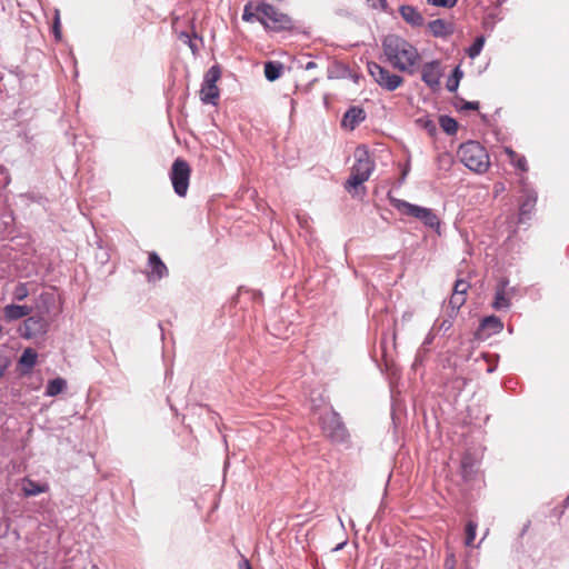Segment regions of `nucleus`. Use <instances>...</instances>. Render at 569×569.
<instances>
[{
    "mask_svg": "<svg viewBox=\"0 0 569 569\" xmlns=\"http://www.w3.org/2000/svg\"><path fill=\"white\" fill-rule=\"evenodd\" d=\"M453 319H455V318H450V317H449L448 319H443V320L439 323L438 329H439L440 331L447 332L448 330H450V329H451L452 323H453Z\"/></svg>",
    "mask_w": 569,
    "mask_h": 569,
    "instance_id": "obj_37",
    "label": "nucleus"
},
{
    "mask_svg": "<svg viewBox=\"0 0 569 569\" xmlns=\"http://www.w3.org/2000/svg\"><path fill=\"white\" fill-rule=\"evenodd\" d=\"M191 176V168L189 163L181 158H177L170 170V180L174 192L184 197L188 192L189 181Z\"/></svg>",
    "mask_w": 569,
    "mask_h": 569,
    "instance_id": "obj_7",
    "label": "nucleus"
},
{
    "mask_svg": "<svg viewBox=\"0 0 569 569\" xmlns=\"http://www.w3.org/2000/svg\"><path fill=\"white\" fill-rule=\"evenodd\" d=\"M467 296L452 292L448 303V317L455 318L459 309L466 303Z\"/></svg>",
    "mask_w": 569,
    "mask_h": 569,
    "instance_id": "obj_20",
    "label": "nucleus"
},
{
    "mask_svg": "<svg viewBox=\"0 0 569 569\" xmlns=\"http://www.w3.org/2000/svg\"><path fill=\"white\" fill-rule=\"evenodd\" d=\"M508 280H499L496 287V295L492 307L497 310L508 309L510 307V292L507 290Z\"/></svg>",
    "mask_w": 569,
    "mask_h": 569,
    "instance_id": "obj_11",
    "label": "nucleus"
},
{
    "mask_svg": "<svg viewBox=\"0 0 569 569\" xmlns=\"http://www.w3.org/2000/svg\"><path fill=\"white\" fill-rule=\"evenodd\" d=\"M48 296H49V295H47V293H42V295L40 296V298H41V299H46Z\"/></svg>",
    "mask_w": 569,
    "mask_h": 569,
    "instance_id": "obj_45",
    "label": "nucleus"
},
{
    "mask_svg": "<svg viewBox=\"0 0 569 569\" xmlns=\"http://www.w3.org/2000/svg\"><path fill=\"white\" fill-rule=\"evenodd\" d=\"M320 427L323 435L333 442H346L349 438L348 430L341 417L333 410H328L321 415Z\"/></svg>",
    "mask_w": 569,
    "mask_h": 569,
    "instance_id": "obj_6",
    "label": "nucleus"
},
{
    "mask_svg": "<svg viewBox=\"0 0 569 569\" xmlns=\"http://www.w3.org/2000/svg\"><path fill=\"white\" fill-rule=\"evenodd\" d=\"M428 27L435 37H446L452 33V26L442 19L430 21Z\"/></svg>",
    "mask_w": 569,
    "mask_h": 569,
    "instance_id": "obj_19",
    "label": "nucleus"
},
{
    "mask_svg": "<svg viewBox=\"0 0 569 569\" xmlns=\"http://www.w3.org/2000/svg\"><path fill=\"white\" fill-rule=\"evenodd\" d=\"M29 293H30V291L28 289V284L20 282L16 286V288L12 292V296H13L14 300L23 301L29 296Z\"/></svg>",
    "mask_w": 569,
    "mask_h": 569,
    "instance_id": "obj_29",
    "label": "nucleus"
},
{
    "mask_svg": "<svg viewBox=\"0 0 569 569\" xmlns=\"http://www.w3.org/2000/svg\"><path fill=\"white\" fill-rule=\"evenodd\" d=\"M382 50L388 62L397 70L413 73L420 61L418 50L406 39L397 34H388L382 40Z\"/></svg>",
    "mask_w": 569,
    "mask_h": 569,
    "instance_id": "obj_2",
    "label": "nucleus"
},
{
    "mask_svg": "<svg viewBox=\"0 0 569 569\" xmlns=\"http://www.w3.org/2000/svg\"><path fill=\"white\" fill-rule=\"evenodd\" d=\"M48 490V483H38L29 478L23 479L22 492L26 497H33Z\"/></svg>",
    "mask_w": 569,
    "mask_h": 569,
    "instance_id": "obj_18",
    "label": "nucleus"
},
{
    "mask_svg": "<svg viewBox=\"0 0 569 569\" xmlns=\"http://www.w3.org/2000/svg\"><path fill=\"white\" fill-rule=\"evenodd\" d=\"M470 284L467 281L459 279L456 281L452 292L467 296Z\"/></svg>",
    "mask_w": 569,
    "mask_h": 569,
    "instance_id": "obj_33",
    "label": "nucleus"
},
{
    "mask_svg": "<svg viewBox=\"0 0 569 569\" xmlns=\"http://www.w3.org/2000/svg\"><path fill=\"white\" fill-rule=\"evenodd\" d=\"M456 565H457V559H456V556L455 553H448L446 559H445V569H456Z\"/></svg>",
    "mask_w": 569,
    "mask_h": 569,
    "instance_id": "obj_36",
    "label": "nucleus"
},
{
    "mask_svg": "<svg viewBox=\"0 0 569 569\" xmlns=\"http://www.w3.org/2000/svg\"><path fill=\"white\" fill-rule=\"evenodd\" d=\"M439 159L440 160H447V162L451 161V159H450V157L448 154H442V156L439 157Z\"/></svg>",
    "mask_w": 569,
    "mask_h": 569,
    "instance_id": "obj_44",
    "label": "nucleus"
},
{
    "mask_svg": "<svg viewBox=\"0 0 569 569\" xmlns=\"http://www.w3.org/2000/svg\"><path fill=\"white\" fill-rule=\"evenodd\" d=\"M32 308L29 306L8 305L3 308V315L8 322L30 316Z\"/></svg>",
    "mask_w": 569,
    "mask_h": 569,
    "instance_id": "obj_15",
    "label": "nucleus"
},
{
    "mask_svg": "<svg viewBox=\"0 0 569 569\" xmlns=\"http://www.w3.org/2000/svg\"><path fill=\"white\" fill-rule=\"evenodd\" d=\"M483 38H477L476 41L472 43V46L469 48V56L471 58H475L476 56H478L483 47Z\"/></svg>",
    "mask_w": 569,
    "mask_h": 569,
    "instance_id": "obj_32",
    "label": "nucleus"
},
{
    "mask_svg": "<svg viewBox=\"0 0 569 569\" xmlns=\"http://www.w3.org/2000/svg\"><path fill=\"white\" fill-rule=\"evenodd\" d=\"M43 329V321L37 317H29L23 321L22 336L24 338H31Z\"/></svg>",
    "mask_w": 569,
    "mask_h": 569,
    "instance_id": "obj_17",
    "label": "nucleus"
},
{
    "mask_svg": "<svg viewBox=\"0 0 569 569\" xmlns=\"http://www.w3.org/2000/svg\"><path fill=\"white\" fill-rule=\"evenodd\" d=\"M460 473L466 481H470L477 473V460L471 452H465L460 461Z\"/></svg>",
    "mask_w": 569,
    "mask_h": 569,
    "instance_id": "obj_14",
    "label": "nucleus"
},
{
    "mask_svg": "<svg viewBox=\"0 0 569 569\" xmlns=\"http://www.w3.org/2000/svg\"><path fill=\"white\" fill-rule=\"evenodd\" d=\"M482 327L483 328H490L492 329L495 332H499L502 330L503 328V325L502 322L500 321V319H498L497 317L495 316H491V317H487L483 319L482 321Z\"/></svg>",
    "mask_w": 569,
    "mask_h": 569,
    "instance_id": "obj_30",
    "label": "nucleus"
},
{
    "mask_svg": "<svg viewBox=\"0 0 569 569\" xmlns=\"http://www.w3.org/2000/svg\"><path fill=\"white\" fill-rule=\"evenodd\" d=\"M52 29H53L54 38L58 41L61 40V38H62V34H61V23H60V17H59L58 12L56 13Z\"/></svg>",
    "mask_w": 569,
    "mask_h": 569,
    "instance_id": "obj_35",
    "label": "nucleus"
},
{
    "mask_svg": "<svg viewBox=\"0 0 569 569\" xmlns=\"http://www.w3.org/2000/svg\"><path fill=\"white\" fill-rule=\"evenodd\" d=\"M239 569H252L247 558L242 557L241 561L239 562Z\"/></svg>",
    "mask_w": 569,
    "mask_h": 569,
    "instance_id": "obj_40",
    "label": "nucleus"
},
{
    "mask_svg": "<svg viewBox=\"0 0 569 569\" xmlns=\"http://www.w3.org/2000/svg\"><path fill=\"white\" fill-rule=\"evenodd\" d=\"M442 77L441 63L438 60L427 62L421 68V80L433 91L440 87Z\"/></svg>",
    "mask_w": 569,
    "mask_h": 569,
    "instance_id": "obj_10",
    "label": "nucleus"
},
{
    "mask_svg": "<svg viewBox=\"0 0 569 569\" xmlns=\"http://www.w3.org/2000/svg\"><path fill=\"white\" fill-rule=\"evenodd\" d=\"M365 119V110L362 108L352 107L343 114L341 126L346 129L353 130Z\"/></svg>",
    "mask_w": 569,
    "mask_h": 569,
    "instance_id": "obj_12",
    "label": "nucleus"
},
{
    "mask_svg": "<svg viewBox=\"0 0 569 569\" xmlns=\"http://www.w3.org/2000/svg\"><path fill=\"white\" fill-rule=\"evenodd\" d=\"M429 4L441 8H453L458 0H427Z\"/></svg>",
    "mask_w": 569,
    "mask_h": 569,
    "instance_id": "obj_34",
    "label": "nucleus"
},
{
    "mask_svg": "<svg viewBox=\"0 0 569 569\" xmlns=\"http://www.w3.org/2000/svg\"><path fill=\"white\" fill-rule=\"evenodd\" d=\"M355 158L356 162L351 168L350 177L345 183V188L349 192L367 181L375 168V163L370 159L369 152L365 147H358L356 149Z\"/></svg>",
    "mask_w": 569,
    "mask_h": 569,
    "instance_id": "obj_4",
    "label": "nucleus"
},
{
    "mask_svg": "<svg viewBox=\"0 0 569 569\" xmlns=\"http://www.w3.org/2000/svg\"><path fill=\"white\" fill-rule=\"evenodd\" d=\"M368 72L373 80L385 90L395 91L403 84V78L381 67L377 62H368Z\"/></svg>",
    "mask_w": 569,
    "mask_h": 569,
    "instance_id": "obj_8",
    "label": "nucleus"
},
{
    "mask_svg": "<svg viewBox=\"0 0 569 569\" xmlns=\"http://www.w3.org/2000/svg\"><path fill=\"white\" fill-rule=\"evenodd\" d=\"M399 13L401 18L413 27H420L423 24V17L417 10V8L406 4L399 8Z\"/></svg>",
    "mask_w": 569,
    "mask_h": 569,
    "instance_id": "obj_16",
    "label": "nucleus"
},
{
    "mask_svg": "<svg viewBox=\"0 0 569 569\" xmlns=\"http://www.w3.org/2000/svg\"><path fill=\"white\" fill-rule=\"evenodd\" d=\"M461 109L462 110H478L479 102L478 101H465Z\"/></svg>",
    "mask_w": 569,
    "mask_h": 569,
    "instance_id": "obj_38",
    "label": "nucleus"
},
{
    "mask_svg": "<svg viewBox=\"0 0 569 569\" xmlns=\"http://www.w3.org/2000/svg\"><path fill=\"white\" fill-rule=\"evenodd\" d=\"M7 367L8 360L6 358L0 357V378L4 375Z\"/></svg>",
    "mask_w": 569,
    "mask_h": 569,
    "instance_id": "obj_39",
    "label": "nucleus"
},
{
    "mask_svg": "<svg viewBox=\"0 0 569 569\" xmlns=\"http://www.w3.org/2000/svg\"><path fill=\"white\" fill-rule=\"evenodd\" d=\"M531 527V520H527L525 523H523V527L521 529V532H520V537H523L528 530L530 529Z\"/></svg>",
    "mask_w": 569,
    "mask_h": 569,
    "instance_id": "obj_41",
    "label": "nucleus"
},
{
    "mask_svg": "<svg viewBox=\"0 0 569 569\" xmlns=\"http://www.w3.org/2000/svg\"><path fill=\"white\" fill-rule=\"evenodd\" d=\"M433 338H435V335L431 332L428 333L426 340H425V345H430L432 341H433Z\"/></svg>",
    "mask_w": 569,
    "mask_h": 569,
    "instance_id": "obj_42",
    "label": "nucleus"
},
{
    "mask_svg": "<svg viewBox=\"0 0 569 569\" xmlns=\"http://www.w3.org/2000/svg\"><path fill=\"white\" fill-rule=\"evenodd\" d=\"M317 68V63L315 61H309L307 64H306V69L307 70H310V69H315Z\"/></svg>",
    "mask_w": 569,
    "mask_h": 569,
    "instance_id": "obj_43",
    "label": "nucleus"
},
{
    "mask_svg": "<svg viewBox=\"0 0 569 569\" xmlns=\"http://www.w3.org/2000/svg\"><path fill=\"white\" fill-rule=\"evenodd\" d=\"M37 359H38V353L33 349L27 348L22 352L19 363L21 367H23L26 369V371H29L37 363Z\"/></svg>",
    "mask_w": 569,
    "mask_h": 569,
    "instance_id": "obj_23",
    "label": "nucleus"
},
{
    "mask_svg": "<svg viewBox=\"0 0 569 569\" xmlns=\"http://www.w3.org/2000/svg\"><path fill=\"white\" fill-rule=\"evenodd\" d=\"M460 161L471 171L485 173L490 166L487 150L477 141L462 143L458 149Z\"/></svg>",
    "mask_w": 569,
    "mask_h": 569,
    "instance_id": "obj_3",
    "label": "nucleus"
},
{
    "mask_svg": "<svg viewBox=\"0 0 569 569\" xmlns=\"http://www.w3.org/2000/svg\"><path fill=\"white\" fill-rule=\"evenodd\" d=\"M149 266L151 271L148 274L150 280H160L168 274V268L156 252L149 253Z\"/></svg>",
    "mask_w": 569,
    "mask_h": 569,
    "instance_id": "obj_13",
    "label": "nucleus"
},
{
    "mask_svg": "<svg viewBox=\"0 0 569 569\" xmlns=\"http://www.w3.org/2000/svg\"><path fill=\"white\" fill-rule=\"evenodd\" d=\"M242 20L246 22L258 21L266 30L272 32L293 29V20L291 17L267 2H248L243 8Z\"/></svg>",
    "mask_w": 569,
    "mask_h": 569,
    "instance_id": "obj_1",
    "label": "nucleus"
},
{
    "mask_svg": "<svg viewBox=\"0 0 569 569\" xmlns=\"http://www.w3.org/2000/svg\"><path fill=\"white\" fill-rule=\"evenodd\" d=\"M461 78H462V71L460 70L459 67H457L453 70L452 74L447 80L446 87H447L448 91L455 92L459 87V82H460Z\"/></svg>",
    "mask_w": 569,
    "mask_h": 569,
    "instance_id": "obj_27",
    "label": "nucleus"
},
{
    "mask_svg": "<svg viewBox=\"0 0 569 569\" xmlns=\"http://www.w3.org/2000/svg\"><path fill=\"white\" fill-rule=\"evenodd\" d=\"M477 523L472 520H469L466 525V539H465V545L467 547H472L473 546V541H475V538H476V532H477Z\"/></svg>",
    "mask_w": 569,
    "mask_h": 569,
    "instance_id": "obj_28",
    "label": "nucleus"
},
{
    "mask_svg": "<svg viewBox=\"0 0 569 569\" xmlns=\"http://www.w3.org/2000/svg\"><path fill=\"white\" fill-rule=\"evenodd\" d=\"M439 123L442 130L448 134H455L458 130V122L451 117H440Z\"/></svg>",
    "mask_w": 569,
    "mask_h": 569,
    "instance_id": "obj_26",
    "label": "nucleus"
},
{
    "mask_svg": "<svg viewBox=\"0 0 569 569\" xmlns=\"http://www.w3.org/2000/svg\"><path fill=\"white\" fill-rule=\"evenodd\" d=\"M66 385V380L62 378L52 379L48 382L46 395L49 397H54L64 390Z\"/></svg>",
    "mask_w": 569,
    "mask_h": 569,
    "instance_id": "obj_24",
    "label": "nucleus"
},
{
    "mask_svg": "<svg viewBox=\"0 0 569 569\" xmlns=\"http://www.w3.org/2000/svg\"><path fill=\"white\" fill-rule=\"evenodd\" d=\"M221 78V70L218 66L211 67L204 74L200 89V99L203 103L217 104L219 99V88L217 82Z\"/></svg>",
    "mask_w": 569,
    "mask_h": 569,
    "instance_id": "obj_9",
    "label": "nucleus"
},
{
    "mask_svg": "<svg viewBox=\"0 0 569 569\" xmlns=\"http://www.w3.org/2000/svg\"><path fill=\"white\" fill-rule=\"evenodd\" d=\"M390 203L401 214L412 217L421 221L426 227L439 228L440 221L437 214L429 208L412 204L408 201L390 197Z\"/></svg>",
    "mask_w": 569,
    "mask_h": 569,
    "instance_id": "obj_5",
    "label": "nucleus"
},
{
    "mask_svg": "<svg viewBox=\"0 0 569 569\" xmlns=\"http://www.w3.org/2000/svg\"><path fill=\"white\" fill-rule=\"evenodd\" d=\"M506 151H507V153L509 156L510 162L513 166H516L521 171H527L528 170L527 160H526V158L523 156L518 154L516 151H513L511 149H506Z\"/></svg>",
    "mask_w": 569,
    "mask_h": 569,
    "instance_id": "obj_25",
    "label": "nucleus"
},
{
    "mask_svg": "<svg viewBox=\"0 0 569 569\" xmlns=\"http://www.w3.org/2000/svg\"><path fill=\"white\" fill-rule=\"evenodd\" d=\"M537 202V197L533 193H526L520 202V216L529 217L533 211Z\"/></svg>",
    "mask_w": 569,
    "mask_h": 569,
    "instance_id": "obj_21",
    "label": "nucleus"
},
{
    "mask_svg": "<svg viewBox=\"0 0 569 569\" xmlns=\"http://www.w3.org/2000/svg\"><path fill=\"white\" fill-rule=\"evenodd\" d=\"M567 501H569V497L567 498Z\"/></svg>",
    "mask_w": 569,
    "mask_h": 569,
    "instance_id": "obj_47",
    "label": "nucleus"
},
{
    "mask_svg": "<svg viewBox=\"0 0 569 569\" xmlns=\"http://www.w3.org/2000/svg\"><path fill=\"white\" fill-rule=\"evenodd\" d=\"M506 0H497L499 4L503 3Z\"/></svg>",
    "mask_w": 569,
    "mask_h": 569,
    "instance_id": "obj_46",
    "label": "nucleus"
},
{
    "mask_svg": "<svg viewBox=\"0 0 569 569\" xmlns=\"http://www.w3.org/2000/svg\"><path fill=\"white\" fill-rule=\"evenodd\" d=\"M416 123L425 129L430 136H433L437 131V127L432 120L429 118H419L416 120Z\"/></svg>",
    "mask_w": 569,
    "mask_h": 569,
    "instance_id": "obj_31",
    "label": "nucleus"
},
{
    "mask_svg": "<svg viewBox=\"0 0 569 569\" xmlns=\"http://www.w3.org/2000/svg\"><path fill=\"white\" fill-rule=\"evenodd\" d=\"M282 64L280 62L268 61L264 63V77L269 81H276L282 73Z\"/></svg>",
    "mask_w": 569,
    "mask_h": 569,
    "instance_id": "obj_22",
    "label": "nucleus"
}]
</instances>
